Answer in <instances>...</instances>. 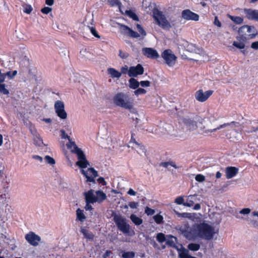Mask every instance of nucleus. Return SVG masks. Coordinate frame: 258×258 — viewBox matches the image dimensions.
I'll list each match as a JSON object with an SVG mask.
<instances>
[{"mask_svg": "<svg viewBox=\"0 0 258 258\" xmlns=\"http://www.w3.org/2000/svg\"><path fill=\"white\" fill-rule=\"evenodd\" d=\"M59 53L63 57L67 58L69 56V51L67 48L62 47L60 48Z\"/></svg>", "mask_w": 258, "mask_h": 258, "instance_id": "36", "label": "nucleus"}, {"mask_svg": "<svg viewBox=\"0 0 258 258\" xmlns=\"http://www.w3.org/2000/svg\"><path fill=\"white\" fill-rule=\"evenodd\" d=\"M55 112L61 119H64L67 117V113L64 110V104L63 102L58 100L54 104Z\"/></svg>", "mask_w": 258, "mask_h": 258, "instance_id": "13", "label": "nucleus"}, {"mask_svg": "<svg viewBox=\"0 0 258 258\" xmlns=\"http://www.w3.org/2000/svg\"><path fill=\"white\" fill-rule=\"evenodd\" d=\"M120 73L121 74H127L128 75L129 69L127 66L122 67L120 69Z\"/></svg>", "mask_w": 258, "mask_h": 258, "instance_id": "46", "label": "nucleus"}, {"mask_svg": "<svg viewBox=\"0 0 258 258\" xmlns=\"http://www.w3.org/2000/svg\"><path fill=\"white\" fill-rule=\"evenodd\" d=\"M88 28L90 30L91 33L94 37L97 38H100V36L98 34V32H97L96 29L94 27L88 26Z\"/></svg>", "mask_w": 258, "mask_h": 258, "instance_id": "42", "label": "nucleus"}, {"mask_svg": "<svg viewBox=\"0 0 258 258\" xmlns=\"http://www.w3.org/2000/svg\"><path fill=\"white\" fill-rule=\"evenodd\" d=\"M81 172L87 178V182L95 183V178L98 176L97 171L92 167L88 168L87 171H85L83 169L81 168Z\"/></svg>", "mask_w": 258, "mask_h": 258, "instance_id": "11", "label": "nucleus"}, {"mask_svg": "<svg viewBox=\"0 0 258 258\" xmlns=\"http://www.w3.org/2000/svg\"><path fill=\"white\" fill-rule=\"evenodd\" d=\"M251 47L255 50L258 49V41H255L251 43Z\"/></svg>", "mask_w": 258, "mask_h": 258, "instance_id": "61", "label": "nucleus"}, {"mask_svg": "<svg viewBox=\"0 0 258 258\" xmlns=\"http://www.w3.org/2000/svg\"><path fill=\"white\" fill-rule=\"evenodd\" d=\"M127 194L131 196H136V192L134 191L132 188H130L127 191Z\"/></svg>", "mask_w": 258, "mask_h": 258, "instance_id": "63", "label": "nucleus"}, {"mask_svg": "<svg viewBox=\"0 0 258 258\" xmlns=\"http://www.w3.org/2000/svg\"><path fill=\"white\" fill-rule=\"evenodd\" d=\"M140 84L142 87H147L150 86V82H140Z\"/></svg>", "mask_w": 258, "mask_h": 258, "instance_id": "60", "label": "nucleus"}, {"mask_svg": "<svg viewBox=\"0 0 258 258\" xmlns=\"http://www.w3.org/2000/svg\"><path fill=\"white\" fill-rule=\"evenodd\" d=\"M126 14L130 18H132L133 20H134L135 21H137L139 20L138 16L132 11H131V10L127 11Z\"/></svg>", "mask_w": 258, "mask_h": 258, "instance_id": "40", "label": "nucleus"}, {"mask_svg": "<svg viewBox=\"0 0 258 258\" xmlns=\"http://www.w3.org/2000/svg\"><path fill=\"white\" fill-rule=\"evenodd\" d=\"M251 210L249 208L242 209L240 211V213L242 214H248L250 212Z\"/></svg>", "mask_w": 258, "mask_h": 258, "instance_id": "56", "label": "nucleus"}, {"mask_svg": "<svg viewBox=\"0 0 258 258\" xmlns=\"http://www.w3.org/2000/svg\"><path fill=\"white\" fill-rule=\"evenodd\" d=\"M135 256V253L133 251L124 252L122 256L123 258H134Z\"/></svg>", "mask_w": 258, "mask_h": 258, "instance_id": "39", "label": "nucleus"}, {"mask_svg": "<svg viewBox=\"0 0 258 258\" xmlns=\"http://www.w3.org/2000/svg\"><path fill=\"white\" fill-rule=\"evenodd\" d=\"M177 238L174 236L168 235V238L166 240V244L168 246L175 248L178 252L179 258H196L188 254V250L184 248L179 249L176 245Z\"/></svg>", "mask_w": 258, "mask_h": 258, "instance_id": "6", "label": "nucleus"}, {"mask_svg": "<svg viewBox=\"0 0 258 258\" xmlns=\"http://www.w3.org/2000/svg\"><path fill=\"white\" fill-rule=\"evenodd\" d=\"M77 218V219L83 222L86 219V217L83 213V211L80 209H78L76 211Z\"/></svg>", "mask_w": 258, "mask_h": 258, "instance_id": "29", "label": "nucleus"}, {"mask_svg": "<svg viewBox=\"0 0 258 258\" xmlns=\"http://www.w3.org/2000/svg\"><path fill=\"white\" fill-rule=\"evenodd\" d=\"M45 160L47 163L51 165L54 164L55 163L54 159L48 155H47L45 157Z\"/></svg>", "mask_w": 258, "mask_h": 258, "instance_id": "44", "label": "nucleus"}, {"mask_svg": "<svg viewBox=\"0 0 258 258\" xmlns=\"http://www.w3.org/2000/svg\"><path fill=\"white\" fill-rule=\"evenodd\" d=\"M181 15L182 18L186 20L197 21L199 19V16L198 14L191 12L188 9L182 11Z\"/></svg>", "mask_w": 258, "mask_h": 258, "instance_id": "15", "label": "nucleus"}, {"mask_svg": "<svg viewBox=\"0 0 258 258\" xmlns=\"http://www.w3.org/2000/svg\"><path fill=\"white\" fill-rule=\"evenodd\" d=\"M195 179L198 182H202L205 180V177L203 175L199 174L196 175Z\"/></svg>", "mask_w": 258, "mask_h": 258, "instance_id": "48", "label": "nucleus"}, {"mask_svg": "<svg viewBox=\"0 0 258 258\" xmlns=\"http://www.w3.org/2000/svg\"><path fill=\"white\" fill-rule=\"evenodd\" d=\"M156 239L159 243H163L166 240L165 235L163 233H159L157 234Z\"/></svg>", "mask_w": 258, "mask_h": 258, "instance_id": "37", "label": "nucleus"}, {"mask_svg": "<svg viewBox=\"0 0 258 258\" xmlns=\"http://www.w3.org/2000/svg\"><path fill=\"white\" fill-rule=\"evenodd\" d=\"M170 165L174 167L175 169L178 168V167L176 166L175 162H171V161H168V162H163L160 163V166L164 167L165 168H167V167Z\"/></svg>", "mask_w": 258, "mask_h": 258, "instance_id": "32", "label": "nucleus"}, {"mask_svg": "<svg viewBox=\"0 0 258 258\" xmlns=\"http://www.w3.org/2000/svg\"><path fill=\"white\" fill-rule=\"evenodd\" d=\"M97 181L102 184L103 185H106L107 184L106 181L105 180L104 178L102 177H100L97 179Z\"/></svg>", "mask_w": 258, "mask_h": 258, "instance_id": "55", "label": "nucleus"}, {"mask_svg": "<svg viewBox=\"0 0 258 258\" xmlns=\"http://www.w3.org/2000/svg\"><path fill=\"white\" fill-rule=\"evenodd\" d=\"M142 52L145 56L152 59H155L159 56L157 51L152 48H143L142 49Z\"/></svg>", "mask_w": 258, "mask_h": 258, "instance_id": "17", "label": "nucleus"}, {"mask_svg": "<svg viewBox=\"0 0 258 258\" xmlns=\"http://www.w3.org/2000/svg\"><path fill=\"white\" fill-rule=\"evenodd\" d=\"M239 36L236 37L237 41H234L233 45L242 49L245 48V42L248 39H253L258 34L256 29L253 26L243 25L238 29Z\"/></svg>", "mask_w": 258, "mask_h": 258, "instance_id": "1", "label": "nucleus"}, {"mask_svg": "<svg viewBox=\"0 0 258 258\" xmlns=\"http://www.w3.org/2000/svg\"><path fill=\"white\" fill-rule=\"evenodd\" d=\"M113 220L118 229L124 234L133 235L135 234L134 230L131 229V226L127 222V220L120 215L113 212L112 214Z\"/></svg>", "mask_w": 258, "mask_h": 258, "instance_id": "5", "label": "nucleus"}, {"mask_svg": "<svg viewBox=\"0 0 258 258\" xmlns=\"http://www.w3.org/2000/svg\"><path fill=\"white\" fill-rule=\"evenodd\" d=\"M111 251L110 250H106L105 252L103 255V258H107L110 254Z\"/></svg>", "mask_w": 258, "mask_h": 258, "instance_id": "64", "label": "nucleus"}, {"mask_svg": "<svg viewBox=\"0 0 258 258\" xmlns=\"http://www.w3.org/2000/svg\"><path fill=\"white\" fill-rule=\"evenodd\" d=\"M29 78L30 80H34L37 81L38 80H41V78L40 75L37 73V72L34 70H29Z\"/></svg>", "mask_w": 258, "mask_h": 258, "instance_id": "24", "label": "nucleus"}, {"mask_svg": "<svg viewBox=\"0 0 258 258\" xmlns=\"http://www.w3.org/2000/svg\"><path fill=\"white\" fill-rule=\"evenodd\" d=\"M128 206L132 209H136L138 206V203L135 202H131L128 203Z\"/></svg>", "mask_w": 258, "mask_h": 258, "instance_id": "54", "label": "nucleus"}, {"mask_svg": "<svg viewBox=\"0 0 258 258\" xmlns=\"http://www.w3.org/2000/svg\"><path fill=\"white\" fill-rule=\"evenodd\" d=\"M153 218H154L155 222L158 224H160L163 223V218L162 216H161L160 214H157V215H155L153 217Z\"/></svg>", "mask_w": 258, "mask_h": 258, "instance_id": "41", "label": "nucleus"}, {"mask_svg": "<svg viewBox=\"0 0 258 258\" xmlns=\"http://www.w3.org/2000/svg\"><path fill=\"white\" fill-rule=\"evenodd\" d=\"M85 199L86 202L91 203L94 204L97 202V199H96V196H94L93 190L90 189L88 192L85 194Z\"/></svg>", "mask_w": 258, "mask_h": 258, "instance_id": "21", "label": "nucleus"}, {"mask_svg": "<svg viewBox=\"0 0 258 258\" xmlns=\"http://www.w3.org/2000/svg\"><path fill=\"white\" fill-rule=\"evenodd\" d=\"M81 232V233H83V234L84 235V237L86 238L91 240H92L94 239V234L92 233V232L89 231L87 229H82Z\"/></svg>", "mask_w": 258, "mask_h": 258, "instance_id": "27", "label": "nucleus"}, {"mask_svg": "<svg viewBox=\"0 0 258 258\" xmlns=\"http://www.w3.org/2000/svg\"><path fill=\"white\" fill-rule=\"evenodd\" d=\"M119 56L122 59H126L129 56V54L127 52H123L121 50H119Z\"/></svg>", "mask_w": 258, "mask_h": 258, "instance_id": "49", "label": "nucleus"}, {"mask_svg": "<svg viewBox=\"0 0 258 258\" xmlns=\"http://www.w3.org/2000/svg\"><path fill=\"white\" fill-rule=\"evenodd\" d=\"M107 72L108 74L112 78H119L121 76V73L114 68H108Z\"/></svg>", "mask_w": 258, "mask_h": 258, "instance_id": "22", "label": "nucleus"}, {"mask_svg": "<svg viewBox=\"0 0 258 258\" xmlns=\"http://www.w3.org/2000/svg\"><path fill=\"white\" fill-rule=\"evenodd\" d=\"M96 199H97V202L99 203H102L107 198L106 194L101 190H97L96 191Z\"/></svg>", "mask_w": 258, "mask_h": 258, "instance_id": "23", "label": "nucleus"}, {"mask_svg": "<svg viewBox=\"0 0 258 258\" xmlns=\"http://www.w3.org/2000/svg\"><path fill=\"white\" fill-rule=\"evenodd\" d=\"M33 10L32 7L30 5H26L24 7V12L27 14H30Z\"/></svg>", "mask_w": 258, "mask_h": 258, "instance_id": "51", "label": "nucleus"}, {"mask_svg": "<svg viewBox=\"0 0 258 258\" xmlns=\"http://www.w3.org/2000/svg\"><path fill=\"white\" fill-rule=\"evenodd\" d=\"M91 203L86 202V205L85 207V209L86 211H91L93 209L92 206L90 205Z\"/></svg>", "mask_w": 258, "mask_h": 258, "instance_id": "57", "label": "nucleus"}, {"mask_svg": "<svg viewBox=\"0 0 258 258\" xmlns=\"http://www.w3.org/2000/svg\"><path fill=\"white\" fill-rule=\"evenodd\" d=\"M128 36L132 38H138L140 37V34L138 32H135L131 29L128 32Z\"/></svg>", "mask_w": 258, "mask_h": 258, "instance_id": "43", "label": "nucleus"}, {"mask_svg": "<svg viewBox=\"0 0 258 258\" xmlns=\"http://www.w3.org/2000/svg\"><path fill=\"white\" fill-rule=\"evenodd\" d=\"M186 50L188 52L196 53H199L201 51L200 49L198 48L195 45L192 44H188L186 47Z\"/></svg>", "mask_w": 258, "mask_h": 258, "instance_id": "26", "label": "nucleus"}, {"mask_svg": "<svg viewBox=\"0 0 258 258\" xmlns=\"http://www.w3.org/2000/svg\"><path fill=\"white\" fill-rule=\"evenodd\" d=\"M175 203L177 205H183L184 206L185 202L182 197H178L175 199Z\"/></svg>", "mask_w": 258, "mask_h": 258, "instance_id": "45", "label": "nucleus"}, {"mask_svg": "<svg viewBox=\"0 0 258 258\" xmlns=\"http://www.w3.org/2000/svg\"><path fill=\"white\" fill-rule=\"evenodd\" d=\"M107 2L111 7L117 6L119 8L121 5L119 0H107Z\"/></svg>", "mask_w": 258, "mask_h": 258, "instance_id": "38", "label": "nucleus"}, {"mask_svg": "<svg viewBox=\"0 0 258 258\" xmlns=\"http://www.w3.org/2000/svg\"><path fill=\"white\" fill-rule=\"evenodd\" d=\"M144 69L141 64H138L135 67H131L129 68L128 76L131 78L128 81H137L133 77H137L138 75L143 74Z\"/></svg>", "mask_w": 258, "mask_h": 258, "instance_id": "8", "label": "nucleus"}, {"mask_svg": "<svg viewBox=\"0 0 258 258\" xmlns=\"http://www.w3.org/2000/svg\"><path fill=\"white\" fill-rule=\"evenodd\" d=\"M80 53L83 57H86L89 52L87 51L86 49H82L80 50Z\"/></svg>", "mask_w": 258, "mask_h": 258, "instance_id": "59", "label": "nucleus"}, {"mask_svg": "<svg viewBox=\"0 0 258 258\" xmlns=\"http://www.w3.org/2000/svg\"><path fill=\"white\" fill-rule=\"evenodd\" d=\"M26 241L31 245L36 246L41 241V237L34 232H30L25 236Z\"/></svg>", "mask_w": 258, "mask_h": 258, "instance_id": "14", "label": "nucleus"}, {"mask_svg": "<svg viewBox=\"0 0 258 258\" xmlns=\"http://www.w3.org/2000/svg\"><path fill=\"white\" fill-rule=\"evenodd\" d=\"M200 201L199 199L197 198V195H191L187 197V198L185 202L184 206L188 207H192L195 202Z\"/></svg>", "mask_w": 258, "mask_h": 258, "instance_id": "20", "label": "nucleus"}, {"mask_svg": "<svg viewBox=\"0 0 258 258\" xmlns=\"http://www.w3.org/2000/svg\"><path fill=\"white\" fill-rule=\"evenodd\" d=\"M55 112L61 119H64L67 117V113L64 110V104L63 102L58 100L54 104Z\"/></svg>", "mask_w": 258, "mask_h": 258, "instance_id": "12", "label": "nucleus"}, {"mask_svg": "<svg viewBox=\"0 0 258 258\" xmlns=\"http://www.w3.org/2000/svg\"><path fill=\"white\" fill-rule=\"evenodd\" d=\"M235 121H232L231 122H228V123H225L224 124L220 125L219 126H218L217 128H214L213 130H208L209 132L212 133L214 132H216V131L220 130L222 128L225 127L226 126H229L232 124H235Z\"/></svg>", "mask_w": 258, "mask_h": 258, "instance_id": "33", "label": "nucleus"}, {"mask_svg": "<svg viewBox=\"0 0 258 258\" xmlns=\"http://www.w3.org/2000/svg\"><path fill=\"white\" fill-rule=\"evenodd\" d=\"M146 93V90L143 88H138L136 90L134 91V93L137 96H138L141 94H144Z\"/></svg>", "mask_w": 258, "mask_h": 258, "instance_id": "47", "label": "nucleus"}, {"mask_svg": "<svg viewBox=\"0 0 258 258\" xmlns=\"http://www.w3.org/2000/svg\"><path fill=\"white\" fill-rule=\"evenodd\" d=\"M52 11V8L48 7H45L41 10V12L44 14H48Z\"/></svg>", "mask_w": 258, "mask_h": 258, "instance_id": "53", "label": "nucleus"}, {"mask_svg": "<svg viewBox=\"0 0 258 258\" xmlns=\"http://www.w3.org/2000/svg\"><path fill=\"white\" fill-rule=\"evenodd\" d=\"M3 82H0V93L8 95L10 94V92L8 89L6 88V85L4 84H2Z\"/></svg>", "mask_w": 258, "mask_h": 258, "instance_id": "35", "label": "nucleus"}, {"mask_svg": "<svg viewBox=\"0 0 258 258\" xmlns=\"http://www.w3.org/2000/svg\"><path fill=\"white\" fill-rule=\"evenodd\" d=\"M238 172V169L235 167L229 166L226 168V178L230 179L234 177Z\"/></svg>", "mask_w": 258, "mask_h": 258, "instance_id": "19", "label": "nucleus"}, {"mask_svg": "<svg viewBox=\"0 0 258 258\" xmlns=\"http://www.w3.org/2000/svg\"><path fill=\"white\" fill-rule=\"evenodd\" d=\"M230 19L236 24H241L243 23V19L242 18L237 16H229Z\"/></svg>", "mask_w": 258, "mask_h": 258, "instance_id": "30", "label": "nucleus"}, {"mask_svg": "<svg viewBox=\"0 0 258 258\" xmlns=\"http://www.w3.org/2000/svg\"><path fill=\"white\" fill-rule=\"evenodd\" d=\"M145 213L148 215H152L154 214L155 211L154 210L146 207L145 210Z\"/></svg>", "mask_w": 258, "mask_h": 258, "instance_id": "52", "label": "nucleus"}, {"mask_svg": "<svg viewBox=\"0 0 258 258\" xmlns=\"http://www.w3.org/2000/svg\"><path fill=\"white\" fill-rule=\"evenodd\" d=\"M188 248L191 251H198L200 248V245L198 243H191L187 245Z\"/></svg>", "mask_w": 258, "mask_h": 258, "instance_id": "31", "label": "nucleus"}, {"mask_svg": "<svg viewBox=\"0 0 258 258\" xmlns=\"http://www.w3.org/2000/svg\"><path fill=\"white\" fill-rule=\"evenodd\" d=\"M113 101L116 106L126 109L131 110L133 108V99L127 94L117 93L114 96Z\"/></svg>", "mask_w": 258, "mask_h": 258, "instance_id": "4", "label": "nucleus"}, {"mask_svg": "<svg viewBox=\"0 0 258 258\" xmlns=\"http://www.w3.org/2000/svg\"><path fill=\"white\" fill-rule=\"evenodd\" d=\"M138 31L143 36H145L146 35V32L143 27L138 30Z\"/></svg>", "mask_w": 258, "mask_h": 258, "instance_id": "62", "label": "nucleus"}, {"mask_svg": "<svg viewBox=\"0 0 258 258\" xmlns=\"http://www.w3.org/2000/svg\"><path fill=\"white\" fill-rule=\"evenodd\" d=\"M244 12L248 20L258 21V10L251 9H244Z\"/></svg>", "mask_w": 258, "mask_h": 258, "instance_id": "18", "label": "nucleus"}, {"mask_svg": "<svg viewBox=\"0 0 258 258\" xmlns=\"http://www.w3.org/2000/svg\"><path fill=\"white\" fill-rule=\"evenodd\" d=\"M196 230L198 237L207 240L212 239L215 234L214 228L205 222L198 224Z\"/></svg>", "mask_w": 258, "mask_h": 258, "instance_id": "3", "label": "nucleus"}, {"mask_svg": "<svg viewBox=\"0 0 258 258\" xmlns=\"http://www.w3.org/2000/svg\"><path fill=\"white\" fill-rule=\"evenodd\" d=\"M61 138L62 139H67L69 142L67 144V148L71 150V152L77 155L78 161L76 162V165L80 168H86L89 165V162L87 160L86 155L81 148H79L76 143L73 141L70 137L66 134L64 130L60 131Z\"/></svg>", "mask_w": 258, "mask_h": 258, "instance_id": "2", "label": "nucleus"}, {"mask_svg": "<svg viewBox=\"0 0 258 258\" xmlns=\"http://www.w3.org/2000/svg\"><path fill=\"white\" fill-rule=\"evenodd\" d=\"M120 26V29L121 31V32L123 34L127 35H128V32L130 30H131V28H129L128 26L123 25V24H119Z\"/></svg>", "mask_w": 258, "mask_h": 258, "instance_id": "34", "label": "nucleus"}, {"mask_svg": "<svg viewBox=\"0 0 258 258\" xmlns=\"http://www.w3.org/2000/svg\"><path fill=\"white\" fill-rule=\"evenodd\" d=\"M213 92V90H208L204 92L203 90L201 89L196 92L195 98L199 102H204L208 99Z\"/></svg>", "mask_w": 258, "mask_h": 258, "instance_id": "10", "label": "nucleus"}, {"mask_svg": "<svg viewBox=\"0 0 258 258\" xmlns=\"http://www.w3.org/2000/svg\"><path fill=\"white\" fill-rule=\"evenodd\" d=\"M153 17L156 20L157 24L163 29L169 30L172 27L171 24L168 21L163 12L159 11L157 8H155L152 11Z\"/></svg>", "mask_w": 258, "mask_h": 258, "instance_id": "7", "label": "nucleus"}, {"mask_svg": "<svg viewBox=\"0 0 258 258\" xmlns=\"http://www.w3.org/2000/svg\"><path fill=\"white\" fill-rule=\"evenodd\" d=\"M214 23L215 25L217 26L218 27H221V23L218 20L217 17H215Z\"/></svg>", "mask_w": 258, "mask_h": 258, "instance_id": "58", "label": "nucleus"}, {"mask_svg": "<svg viewBox=\"0 0 258 258\" xmlns=\"http://www.w3.org/2000/svg\"><path fill=\"white\" fill-rule=\"evenodd\" d=\"M130 83V88L136 89L138 88L139 86L140 82H129Z\"/></svg>", "mask_w": 258, "mask_h": 258, "instance_id": "50", "label": "nucleus"}, {"mask_svg": "<svg viewBox=\"0 0 258 258\" xmlns=\"http://www.w3.org/2000/svg\"><path fill=\"white\" fill-rule=\"evenodd\" d=\"M162 57L165 60V63L169 67L173 66L176 59V56L172 53V51L170 49L164 50L162 53Z\"/></svg>", "mask_w": 258, "mask_h": 258, "instance_id": "9", "label": "nucleus"}, {"mask_svg": "<svg viewBox=\"0 0 258 258\" xmlns=\"http://www.w3.org/2000/svg\"><path fill=\"white\" fill-rule=\"evenodd\" d=\"M180 120L185 125L189 127L190 129H195L197 127V122L194 120V117L191 116H183L181 118Z\"/></svg>", "mask_w": 258, "mask_h": 258, "instance_id": "16", "label": "nucleus"}, {"mask_svg": "<svg viewBox=\"0 0 258 258\" xmlns=\"http://www.w3.org/2000/svg\"><path fill=\"white\" fill-rule=\"evenodd\" d=\"M130 219L136 225H140L143 223L142 219L137 217L135 214H132L130 216Z\"/></svg>", "mask_w": 258, "mask_h": 258, "instance_id": "28", "label": "nucleus"}, {"mask_svg": "<svg viewBox=\"0 0 258 258\" xmlns=\"http://www.w3.org/2000/svg\"><path fill=\"white\" fill-rule=\"evenodd\" d=\"M29 78L30 80H34L37 81L38 80H41V78L40 75L37 73V72L34 70H29Z\"/></svg>", "mask_w": 258, "mask_h": 258, "instance_id": "25", "label": "nucleus"}]
</instances>
